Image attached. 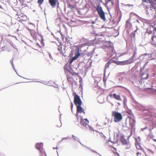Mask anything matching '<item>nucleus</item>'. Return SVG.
Masks as SVG:
<instances>
[{"label": "nucleus", "instance_id": "dca6fc26", "mask_svg": "<svg viewBox=\"0 0 156 156\" xmlns=\"http://www.w3.org/2000/svg\"><path fill=\"white\" fill-rule=\"evenodd\" d=\"M120 140L123 145H127L129 143L127 141V140L125 139L123 136H122L120 138Z\"/></svg>", "mask_w": 156, "mask_h": 156}, {"label": "nucleus", "instance_id": "0eeeda50", "mask_svg": "<svg viewBox=\"0 0 156 156\" xmlns=\"http://www.w3.org/2000/svg\"><path fill=\"white\" fill-rule=\"evenodd\" d=\"M74 103L76 106H77L81 105L82 103L80 96L77 94H76V93H75L74 96Z\"/></svg>", "mask_w": 156, "mask_h": 156}, {"label": "nucleus", "instance_id": "f704fd0d", "mask_svg": "<svg viewBox=\"0 0 156 156\" xmlns=\"http://www.w3.org/2000/svg\"><path fill=\"white\" fill-rule=\"evenodd\" d=\"M69 8H70L71 9H73L74 8L73 6V5H71V4L69 5Z\"/></svg>", "mask_w": 156, "mask_h": 156}, {"label": "nucleus", "instance_id": "864d4df0", "mask_svg": "<svg viewBox=\"0 0 156 156\" xmlns=\"http://www.w3.org/2000/svg\"><path fill=\"white\" fill-rule=\"evenodd\" d=\"M5 40L7 41L8 42H9V40H8L7 38H6L5 39Z\"/></svg>", "mask_w": 156, "mask_h": 156}, {"label": "nucleus", "instance_id": "680f3d73", "mask_svg": "<svg viewBox=\"0 0 156 156\" xmlns=\"http://www.w3.org/2000/svg\"><path fill=\"white\" fill-rule=\"evenodd\" d=\"M13 60H12V61H10V63H11H11H12V62L13 63Z\"/></svg>", "mask_w": 156, "mask_h": 156}, {"label": "nucleus", "instance_id": "cd10ccee", "mask_svg": "<svg viewBox=\"0 0 156 156\" xmlns=\"http://www.w3.org/2000/svg\"><path fill=\"white\" fill-rule=\"evenodd\" d=\"M143 55H144L145 56L144 57L147 56V55L148 56V58H151V55H152V54H150L149 53H145V54H143Z\"/></svg>", "mask_w": 156, "mask_h": 156}, {"label": "nucleus", "instance_id": "a18cd8bd", "mask_svg": "<svg viewBox=\"0 0 156 156\" xmlns=\"http://www.w3.org/2000/svg\"><path fill=\"white\" fill-rule=\"evenodd\" d=\"M50 85L51 86H53V87H54L55 88H58V87L57 85H56L55 86H54L52 85Z\"/></svg>", "mask_w": 156, "mask_h": 156}, {"label": "nucleus", "instance_id": "e433bc0d", "mask_svg": "<svg viewBox=\"0 0 156 156\" xmlns=\"http://www.w3.org/2000/svg\"><path fill=\"white\" fill-rule=\"evenodd\" d=\"M135 33L133 32L131 34V35L132 36H134L135 35Z\"/></svg>", "mask_w": 156, "mask_h": 156}, {"label": "nucleus", "instance_id": "ea45409f", "mask_svg": "<svg viewBox=\"0 0 156 156\" xmlns=\"http://www.w3.org/2000/svg\"><path fill=\"white\" fill-rule=\"evenodd\" d=\"M3 155H4L3 153L2 152L0 151V156Z\"/></svg>", "mask_w": 156, "mask_h": 156}, {"label": "nucleus", "instance_id": "2f4dec72", "mask_svg": "<svg viewBox=\"0 0 156 156\" xmlns=\"http://www.w3.org/2000/svg\"><path fill=\"white\" fill-rule=\"evenodd\" d=\"M151 7H152V6L151 5V6H150L149 5L146 6V8L147 9H150V10H153V9H154L152 8L151 9Z\"/></svg>", "mask_w": 156, "mask_h": 156}, {"label": "nucleus", "instance_id": "49530a36", "mask_svg": "<svg viewBox=\"0 0 156 156\" xmlns=\"http://www.w3.org/2000/svg\"><path fill=\"white\" fill-rule=\"evenodd\" d=\"M2 51H5L4 48H5V46H3L2 48Z\"/></svg>", "mask_w": 156, "mask_h": 156}, {"label": "nucleus", "instance_id": "b1692460", "mask_svg": "<svg viewBox=\"0 0 156 156\" xmlns=\"http://www.w3.org/2000/svg\"><path fill=\"white\" fill-rule=\"evenodd\" d=\"M76 59V58H75L74 57H73L70 60H69V64H71L73 62V61Z\"/></svg>", "mask_w": 156, "mask_h": 156}, {"label": "nucleus", "instance_id": "a211bd4d", "mask_svg": "<svg viewBox=\"0 0 156 156\" xmlns=\"http://www.w3.org/2000/svg\"><path fill=\"white\" fill-rule=\"evenodd\" d=\"M68 68H69V69H68V70L67 71V73H66V75L69 74V75H71L72 76H73V75H74V73L73 70L70 66Z\"/></svg>", "mask_w": 156, "mask_h": 156}, {"label": "nucleus", "instance_id": "de8ad7c7", "mask_svg": "<svg viewBox=\"0 0 156 156\" xmlns=\"http://www.w3.org/2000/svg\"><path fill=\"white\" fill-rule=\"evenodd\" d=\"M92 24H94V23H95V21H91V23Z\"/></svg>", "mask_w": 156, "mask_h": 156}, {"label": "nucleus", "instance_id": "4468645a", "mask_svg": "<svg viewBox=\"0 0 156 156\" xmlns=\"http://www.w3.org/2000/svg\"><path fill=\"white\" fill-rule=\"evenodd\" d=\"M71 44L70 43V41L68 38H66V41L64 46L65 47L70 48L71 47Z\"/></svg>", "mask_w": 156, "mask_h": 156}, {"label": "nucleus", "instance_id": "f8f14e48", "mask_svg": "<svg viewBox=\"0 0 156 156\" xmlns=\"http://www.w3.org/2000/svg\"><path fill=\"white\" fill-rule=\"evenodd\" d=\"M110 64V63H109V62H108L107 63L105 66V68L104 70V77L103 78V80L105 83V82H106V79H105V74H106V69L107 68H108V67L109 66V65Z\"/></svg>", "mask_w": 156, "mask_h": 156}, {"label": "nucleus", "instance_id": "6e6552de", "mask_svg": "<svg viewBox=\"0 0 156 156\" xmlns=\"http://www.w3.org/2000/svg\"><path fill=\"white\" fill-rule=\"evenodd\" d=\"M114 0H105V3H103V4L105 6V7L107 8V10L108 11L109 14L111 15L110 12L109 11V7L108 5L109 2L111 1L112 2V5L113 6L114 4V2L113 1Z\"/></svg>", "mask_w": 156, "mask_h": 156}, {"label": "nucleus", "instance_id": "bb28decb", "mask_svg": "<svg viewBox=\"0 0 156 156\" xmlns=\"http://www.w3.org/2000/svg\"><path fill=\"white\" fill-rule=\"evenodd\" d=\"M156 33L154 32L153 35L151 37V39L153 41H154V38H155L156 39V35L155 34Z\"/></svg>", "mask_w": 156, "mask_h": 156}, {"label": "nucleus", "instance_id": "9d476101", "mask_svg": "<svg viewBox=\"0 0 156 156\" xmlns=\"http://www.w3.org/2000/svg\"><path fill=\"white\" fill-rule=\"evenodd\" d=\"M129 126L131 129V131L135 129L136 121L134 119L131 118L129 119Z\"/></svg>", "mask_w": 156, "mask_h": 156}, {"label": "nucleus", "instance_id": "20e7f679", "mask_svg": "<svg viewBox=\"0 0 156 156\" xmlns=\"http://www.w3.org/2000/svg\"><path fill=\"white\" fill-rule=\"evenodd\" d=\"M43 143H37L35 144V147L39 151L40 156H47L46 153L43 148Z\"/></svg>", "mask_w": 156, "mask_h": 156}, {"label": "nucleus", "instance_id": "09e8293b", "mask_svg": "<svg viewBox=\"0 0 156 156\" xmlns=\"http://www.w3.org/2000/svg\"><path fill=\"white\" fill-rule=\"evenodd\" d=\"M135 55H134L133 54V55H132V56H131L132 58H133L134 59L135 57Z\"/></svg>", "mask_w": 156, "mask_h": 156}, {"label": "nucleus", "instance_id": "aec40b11", "mask_svg": "<svg viewBox=\"0 0 156 156\" xmlns=\"http://www.w3.org/2000/svg\"><path fill=\"white\" fill-rule=\"evenodd\" d=\"M156 2V0H154ZM152 1V0H142V2H146V3H149L152 6V7L151 8V9L152 8H153V6H152V4H156L155 3V2H153V3H152L151 2V1Z\"/></svg>", "mask_w": 156, "mask_h": 156}, {"label": "nucleus", "instance_id": "72a5a7b5", "mask_svg": "<svg viewBox=\"0 0 156 156\" xmlns=\"http://www.w3.org/2000/svg\"><path fill=\"white\" fill-rule=\"evenodd\" d=\"M36 82H39V83H42L43 84H46V85H47L48 84H47V83H46V81H42V82H39V81H36Z\"/></svg>", "mask_w": 156, "mask_h": 156}, {"label": "nucleus", "instance_id": "c756f323", "mask_svg": "<svg viewBox=\"0 0 156 156\" xmlns=\"http://www.w3.org/2000/svg\"><path fill=\"white\" fill-rule=\"evenodd\" d=\"M112 50H111V51H112V53H111V55L112 56L113 55H115V51L114 50V49L113 48H112Z\"/></svg>", "mask_w": 156, "mask_h": 156}, {"label": "nucleus", "instance_id": "69168bd1", "mask_svg": "<svg viewBox=\"0 0 156 156\" xmlns=\"http://www.w3.org/2000/svg\"><path fill=\"white\" fill-rule=\"evenodd\" d=\"M57 149L58 148H57V147H56V148H54V147H53V149Z\"/></svg>", "mask_w": 156, "mask_h": 156}, {"label": "nucleus", "instance_id": "39448f33", "mask_svg": "<svg viewBox=\"0 0 156 156\" xmlns=\"http://www.w3.org/2000/svg\"><path fill=\"white\" fill-rule=\"evenodd\" d=\"M112 116L114 117V120L115 122H119L122 119L121 113L116 111H112Z\"/></svg>", "mask_w": 156, "mask_h": 156}, {"label": "nucleus", "instance_id": "a878e982", "mask_svg": "<svg viewBox=\"0 0 156 156\" xmlns=\"http://www.w3.org/2000/svg\"><path fill=\"white\" fill-rule=\"evenodd\" d=\"M44 0H38L37 3L39 4V6H40L44 2Z\"/></svg>", "mask_w": 156, "mask_h": 156}, {"label": "nucleus", "instance_id": "f3484780", "mask_svg": "<svg viewBox=\"0 0 156 156\" xmlns=\"http://www.w3.org/2000/svg\"><path fill=\"white\" fill-rule=\"evenodd\" d=\"M77 108V112L78 113H81L84 112V110L83 108L81 107V105H79L76 106Z\"/></svg>", "mask_w": 156, "mask_h": 156}, {"label": "nucleus", "instance_id": "4c0bfd02", "mask_svg": "<svg viewBox=\"0 0 156 156\" xmlns=\"http://www.w3.org/2000/svg\"><path fill=\"white\" fill-rule=\"evenodd\" d=\"M147 129V127H146L144 128H142L141 129V130L142 131H144V130Z\"/></svg>", "mask_w": 156, "mask_h": 156}, {"label": "nucleus", "instance_id": "473e14b6", "mask_svg": "<svg viewBox=\"0 0 156 156\" xmlns=\"http://www.w3.org/2000/svg\"><path fill=\"white\" fill-rule=\"evenodd\" d=\"M70 139V137H66L63 138L62 139V141L63 140H67V139Z\"/></svg>", "mask_w": 156, "mask_h": 156}, {"label": "nucleus", "instance_id": "5fc2aeb1", "mask_svg": "<svg viewBox=\"0 0 156 156\" xmlns=\"http://www.w3.org/2000/svg\"><path fill=\"white\" fill-rule=\"evenodd\" d=\"M136 54V51H135L134 52V53H133V55H135Z\"/></svg>", "mask_w": 156, "mask_h": 156}, {"label": "nucleus", "instance_id": "a19ab883", "mask_svg": "<svg viewBox=\"0 0 156 156\" xmlns=\"http://www.w3.org/2000/svg\"><path fill=\"white\" fill-rule=\"evenodd\" d=\"M136 21L137 22H138V23H143V22H142V21H140H140H139V20H136Z\"/></svg>", "mask_w": 156, "mask_h": 156}, {"label": "nucleus", "instance_id": "c85d7f7f", "mask_svg": "<svg viewBox=\"0 0 156 156\" xmlns=\"http://www.w3.org/2000/svg\"><path fill=\"white\" fill-rule=\"evenodd\" d=\"M147 89H150V90H154V92H153L154 93L155 95H156V88H154L152 87L151 88H148Z\"/></svg>", "mask_w": 156, "mask_h": 156}, {"label": "nucleus", "instance_id": "bf43d9fd", "mask_svg": "<svg viewBox=\"0 0 156 156\" xmlns=\"http://www.w3.org/2000/svg\"><path fill=\"white\" fill-rule=\"evenodd\" d=\"M100 2L101 3H102V4H103V3H104L101 0H100Z\"/></svg>", "mask_w": 156, "mask_h": 156}, {"label": "nucleus", "instance_id": "423d86ee", "mask_svg": "<svg viewBox=\"0 0 156 156\" xmlns=\"http://www.w3.org/2000/svg\"><path fill=\"white\" fill-rule=\"evenodd\" d=\"M89 122V120L87 119H83L81 118L80 119V123L81 125V128L83 130H86L87 129V126H89L88 125Z\"/></svg>", "mask_w": 156, "mask_h": 156}, {"label": "nucleus", "instance_id": "f03ea898", "mask_svg": "<svg viewBox=\"0 0 156 156\" xmlns=\"http://www.w3.org/2000/svg\"><path fill=\"white\" fill-rule=\"evenodd\" d=\"M95 8L100 18L104 21H105L106 19L105 13L103 11L100 3H98L97 4V6L95 7Z\"/></svg>", "mask_w": 156, "mask_h": 156}, {"label": "nucleus", "instance_id": "3c124183", "mask_svg": "<svg viewBox=\"0 0 156 156\" xmlns=\"http://www.w3.org/2000/svg\"><path fill=\"white\" fill-rule=\"evenodd\" d=\"M76 117H78V113H76Z\"/></svg>", "mask_w": 156, "mask_h": 156}, {"label": "nucleus", "instance_id": "c9c22d12", "mask_svg": "<svg viewBox=\"0 0 156 156\" xmlns=\"http://www.w3.org/2000/svg\"><path fill=\"white\" fill-rule=\"evenodd\" d=\"M73 105L72 102H71V110L72 112H73Z\"/></svg>", "mask_w": 156, "mask_h": 156}, {"label": "nucleus", "instance_id": "7c9ffc66", "mask_svg": "<svg viewBox=\"0 0 156 156\" xmlns=\"http://www.w3.org/2000/svg\"><path fill=\"white\" fill-rule=\"evenodd\" d=\"M130 20H128L126 22V27H128L129 25H130Z\"/></svg>", "mask_w": 156, "mask_h": 156}, {"label": "nucleus", "instance_id": "338daca9", "mask_svg": "<svg viewBox=\"0 0 156 156\" xmlns=\"http://www.w3.org/2000/svg\"><path fill=\"white\" fill-rule=\"evenodd\" d=\"M118 105H120V104L119 103H118Z\"/></svg>", "mask_w": 156, "mask_h": 156}, {"label": "nucleus", "instance_id": "4be33fe9", "mask_svg": "<svg viewBox=\"0 0 156 156\" xmlns=\"http://www.w3.org/2000/svg\"><path fill=\"white\" fill-rule=\"evenodd\" d=\"M136 147L137 149L143 150V149L141 147L140 144H136Z\"/></svg>", "mask_w": 156, "mask_h": 156}, {"label": "nucleus", "instance_id": "052dcab7", "mask_svg": "<svg viewBox=\"0 0 156 156\" xmlns=\"http://www.w3.org/2000/svg\"><path fill=\"white\" fill-rule=\"evenodd\" d=\"M49 54V56H50V58H51V55L50 54Z\"/></svg>", "mask_w": 156, "mask_h": 156}, {"label": "nucleus", "instance_id": "0e129e2a", "mask_svg": "<svg viewBox=\"0 0 156 156\" xmlns=\"http://www.w3.org/2000/svg\"><path fill=\"white\" fill-rule=\"evenodd\" d=\"M61 34L62 37H63V35L61 33Z\"/></svg>", "mask_w": 156, "mask_h": 156}, {"label": "nucleus", "instance_id": "6ab92c4d", "mask_svg": "<svg viewBox=\"0 0 156 156\" xmlns=\"http://www.w3.org/2000/svg\"><path fill=\"white\" fill-rule=\"evenodd\" d=\"M67 80L69 83L73 84V79L71 77V76L69 74H66Z\"/></svg>", "mask_w": 156, "mask_h": 156}, {"label": "nucleus", "instance_id": "e2e57ef3", "mask_svg": "<svg viewBox=\"0 0 156 156\" xmlns=\"http://www.w3.org/2000/svg\"><path fill=\"white\" fill-rule=\"evenodd\" d=\"M100 156H102L101 154H99L97 153Z\"/></svg>", "mask_w": 156, "mask_h": 156}, {"label": "nucleus", "instance_id": "393cba45", "mask_svg": "<svg viewBox=\"0 0 156 156\" xmlns=\"http://www.w3.org/2000/svg\"><path fill=\"white\" fill-rule=\"evenodd\" d=\"M11 65H12V68H13L14 70V71H15V72L17 74V75L19 76H20V77H22L23 78H25V79H26V78H24V77H23L20 76L18 74V73H17L16 71L15 70V68H14V65L13 64V63H11Z\"/></svg>", "mask_w": 156, "mask_h": 156}, {"label": "nucleus", "instance_id": "ddd939ff", "mask_svg": "<svg viewBox=\"0 0 156 156\" xmlns=\"http://www.w3.org/2000/svg\"><path fill=\"white\" fill-rule=\"evenodd\" d=\"M109 95L110 97H112L117 100L122 101L120 96L119 95H117L116 94H110Z\"/></svg>", "mask_w": 156, "mask_h": 156}, {"label": "nucleus", "instance_id": "6e6d98bb", "mask_svg": "<svg viewBox=\"0 0 156 156\" xmlns=\"http://www.w3.org/2000/svg\"><path fill=\"white\" fill-rule=\"evenodd\" d=\"M146 13L147 14H148L149 13L147 9L146 10Z\"/></svg>", "mask_w": 156, "mask_h": 156}, {"label": "nucleus", "instance_id": "5701e85b", "mask_svg": "<svg viewBox=\"0 0 156 156\" xmlns=\"http://www.w3.org/2000/svg\"><path fill=\"white\" fill-rule=\"evenodd\" d=\"M148 62H146L145 63L144 65V66H143L142 68H140V71H141V72H142V71L145 68L146 66L148 64Z\"/></svg>", "mask_w": 156, "mask_h": 156}, {"label": "nucleus", "instance_id": "9b49d317", "mask_svg": "<svg viewBox=\"0 0 156 156\" xmlns=\"http://www.w3.org/2000/svg\"><path fill=\"white\" fill-rule=\"evenodd\" d=\"M48 2L52 8H55L56 5L57 3L58 2V0H48Z\"/></svg>", "mask_w": 156, "mask_h": 156}, {"label": "nucleus", "instance_id": "37998d69", "mask_svg": "<svg viewBox=\"0 0 156 156\" xmlns=\"http://www.w3.org/2000/svg\"><path fill=\"white\" fill-rule=\"evenodd\" d=\"M87 126V127H89L90 128V129L93 130V128L92 127H90V126Z\"/></svg>", "mask_w": 156, "mask_h": 156}, {"label": "nucleus", "instance_id": "2eb2a0df", "mask_svg": "<svg viewBox=\"0 0 156 156\" xmlns=\"http://www.w3.org/2000/svg\"><path fill=\"white\" fill-rule=\"evenodd\" d=\"M80 49L79 48H76V51L75 52V56L74 57L77 59L80 56Z\"/></svg>", "mask_w": 156, "mask_h": 156}, {"label": "nucleus", "instance_id": "4d7b16f0", "mask_svg": "<svg viewBox=\"0 0 156 156\" xmlns=\"http://www.w3.org/2000/svg\"><path fill=\"white\" fill-rule=\"evenodd\" d=\"M136 154H137V155H139V154H140V153L139 152H137L136 153Z\"/></svg>", "mask_w": 156, "mask_h": 156}, {"label": "nucleus", "instance_id": "79ce46f5", "mask_svg": "<svg viewBox=\"0 0 156 156\" xmlns=\"http://www.w3.org/2000/svg\"><path fill=\"white\" fill-rule=\"evenodd\" d=\"M126 6H133V5H130V4H126Z\"/></svg>", "mask_w": 156, "mask_h": 156}, {"label": "nucleus", "instance_id": "f257e3e1", "mask_svg": "<svg viewBox=\"0 0 156 156\" xmlns=\"http://www.w3.org/2000/svg\"><path fill=\"white\" fill-rule=\"evenodd\" d=\"M144 119L149 121H151L153 129L156 127V113L153 112L151 111L144 110Z\"/></svg>", "mask_w": 156, "mask_h": 156}, {"label": "nucleus", "instance_id": "1a4fd4ad", "mask_svg": "<svg viewBox=\"0 0 156 156\" xmlns=\"http://www.w3.org/2000/svg\"><path fill=\"white\" fill-rule=\"evenodd\" d=\"M72 138H73V140H75V141H77L78 142H79L81 145H83V146H84V147H86V148L88 149H89L91 151H92V152H95V153H96V152L93 150H91L90 148L89 147H87V146H85L84 145H83L81 143V142H80V140L79 139V138L77 136H74V135H72Z\"/></svg>", "mask_w": 156, "mask_h": 156}, {"label": "nucleus", "instance_id": "774afa93", "mask_svg": "<svg viewBox=\"0 0 156 156\" xmlns=\"http://www.w3.org/2000/svg\"><path fill=\"white\" fill-rule=\"evenodd\" d=\"M103 137H105V136L104 135H103Z\"/></svg>", "mask_w": 156, "mask_h": 156}, {"label": "nucleus", "instance_id": "412c9836", "mask_svg": "<svg viewBox=\"0 0 156 156\" xmlns=\"http://www.w3.org/2000/svg\"><path fill=\"white\" fill-rule=\"evenodd\" d=\"M141 77L142 79L146 80L149 77V75L147 73H142L141 75Z\"/></svg>", "mask_w": 156, "mask_h": 156}, {"label": "nucleus", "instance_id": "7ed1b4c3", "mask_svg": "<svg viewBox=\"0 0 156 156\" xmlns=\"http://www.w3.org/2000/svg\"><path fill=\"white\" fill-rule=\"evenodd\" d=\"M134 59L131 57L129 59L126 60L121 61L113 60V62L114 63L117 65L124 66L133 63L134 62Z\"/></svg>", "mask_w": 156, "mask_h": 156}, {"label": "nucleus", "instance_id": "c03bdc74", "mask_svg": "<svg viewBox=\"0 0 156 156\" xmlns=\"http://www.w3.org/2000/svg\"><path fill=\"white\" fill-rule=\"evenodd\" d=\"M136 27L137 28L135 30H134V31L133 32H134L135 33V32H136L137 30H138V28H137V26H136Z\"/></svg>", "mask_w": 156, "mask_h": 156}, {"label": "nucleus", "instance_id": "13d9d810", "mask_svg": "<svg viewBox=\"0 0 156 156\" xmlns=\"http://www.w3.org/2000/svg\"><path fill=\"white\" fill-rule=\"evenodd\" d=\"M1 39L2 40V41H3V37H1Z\"/></svg>", "mask_w": 156, "mask_h": 156}, {"label": "nucleus", "instance_id": "58836bf2", "mask_svg": "<svg viewBox=\"0 0 156 156\" xmlns=\"http://www.w3.org/2000/svg\"><path fill=\"white\" fill-rule=\"evenodd\" d=\"M10 44H11L13 48H14L16 49V50L18 51V49L16 48H15L14 47V46L11 43H10Z\"/></svg>", "mask_w": 156, "mask_h": 156}, {"label": "nucleus", "instance_id": "8fccbe9b", "mask_svg": "<svg viewBox=\"0 0 156 156\" xmlns=\"http://www.w3.org/2000/svg\"><path fill=\"white\" fill-rule=\"evenodd\" d=\"M41 44L42 45L44 46V44L43 41L41 42Z\"/></svg>", "mask_w": 156, "mask_h": 156}, {"label": "nucleus", "instance_id": "603ef678", "mask_svg": "<svg viewBox=\"0 0 156 156\" xmlns=\"http://www.w3.org/2000/svg\"><path fill=\"white\" fill-rule=\"evenodd\" d=\"M7 51L8 52H10V51H11V50H10L9 49H8L7 50Z\"/></svg>", "mask_w": 156, "mask_h": 156}]
</instances>
